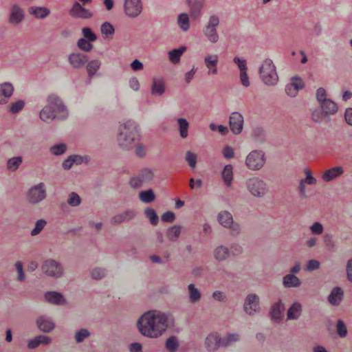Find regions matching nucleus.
Returning <instances> with one entry per match:
<instances>
[{
    "label": "nucleus",
    "instance_id": "obj_62",
    "mask_svg": "<svg viewBox=\"0 0 352 352\" xmlns=\"http://www.w3.org/2000/svg\"><path fill=\"white\" fill-rule=\"evenodd\" d=\"M70 157H72V161L73 162V164L79 165L83 162L87 164L89 160L88 157H83L79 155H70Z\"/></svg>",
    "mask_w": 352,
    "mask_h": 352
},
{
    "label": "nucleus",
    "instance_id": "obj_37",
    "mask_svg": "<svg viewBox=\"0 0 352 352\" xmlns=\"http://www.w3.org/2000/svg\"><path fill=\"white\" fill-rule=\"evenodd\" d=\"M177 122L180 137L182 138H186L188 135L189 122L183 118H178Z\"/></svg>",
    "mask_w": 352,
    "mask_h": 352
},
{
    "label": "nucleus",
    "instance_id": "obj_4",
    "mask_svg": "<svg viewBox=\"0 0 352 352\" xmlns=\"http://www.w3.org/2000/svg\"><path fill=\"white\" fill-rule=\"evenodd\" d=\"M258 71L261 78L265 85L268 86H274L277 84L278 81V76L276 67L271 59H265L262 63Z\"/></svg>",
    "mask_w": 352,
    "mask_h": 352
},
{
    "label": "nucleus",
    "instance_id": "obj_14",
    "mask_svg": "<svg viewBox=\"0 0 352 352\" xmlns=\"http://www.w3.org/2000/svg\"><path fill=\"white\" fill-rule=\"evenodd\" d=\"M190 16L197 19L202 15V10L206 5V0H186Z\"/></svg>",
    "mask_w": 352,
    "mask_h": 352
},
{
    "label": "nucleus",
    "instance_id": "obj_41",
    "mask_svg": "<svg viewBox=\"0 0 352 352\" xmlns=\"http://www.w3.org/2000/svg\"><path fill=\"white\" fill-rule=\"evenodd\" d=\"M139 199L144 203H151L155 199V195L152 189L142 190L139 193Z\"/></svg>",
    "mask_w": 352,
    "mask_h": 352
},
{
    "label": "nucleus",
    "instance_id": "obj_7",
    "mask_svg": "<svg viewBox=\"0 0 352 352\" xmlns=\"http://www.w3.org/2000/svg\"><path fill=\"white\" fill-rule=\"evenodd\" d=\"M154 173L153 170L148 168H144L135 176L131 177L129 182V186L134 188L138 189L143 185L149 183L153 179Z\"/></svg>",
    "mask_w": 352,
    "mask_h": 352
},
{
    "label": "nucleus",
    "instance_id": "obj_8",
    "mask_svg": "<svg viewBox=\"0 0 352 352\" xmlns=\"http://www.w3.org/2000/svg\"><path fill=\"white\" fill-rule=\"evenodd\" d=\"M265 153L261 150L251 151L245 159V164L252 170H258L262 168L265 163Z\"/></svg>",
    "mask_w": 352,
    "mask_h": 352
},
{
    "label": "nucleus",
    "instance_id": "obj_33",
    "mask_svg": "<svg viewBox=\"0 0 352 352\" xmlns=\"http://www.w3.org/2000/svg\"><path fill=\"white\" fill-rule=\"evenodd\" d=\"M213 255L217 261H223L230 256V252L227 247L219 245L214 250Z\"/></svg>",
    "mask_w": 352,
    "mask_h": 352
},
{
    "label": "nucleus",
    "instance_id": "obj_17",
    "mask_svg": "<svg viewBox=\"0 0 352 352\" xmlns=\"http://www.w3.org/2000/svg\"><path fill=\"white\" fill-rule=\"evenodd\" d=\"M205 346L208 352H214L221 346V337L218 333H210L206 338Z\"/></svg>",
    "mask_w": 352,
    "mask_h": 352
},
{
    "label": "nucleus",
    "instance_id": "obj_21",
    "mask_svg": "<svg viewBox=\"0 0 352 352\" xmlns=\"http://www.w3.org/2000/svg\"><path fill=\"white\" fill-rule=\"evenodd\" d=\"M344 172V168L342 166H334L326 170L322 175V179L325 182H330L341 176Z\"/></svg>",
    "mask_w": 352,
    "mask_h": 352
},
{
    "label": "nucleus",
    "instance_id": "obj_54",
    "mask_svg": "<svg viewBox=\"0 0 352 352\" xmlns=\"http://www.w3.org/2000/svg\"><path fill=\"white\" fill-rule=\"evenodd\" d=\"M101 32L103 35L108 36H112L115 32L113 26L109 22H104L100 28Z\"/></svg>",
    "mask_w": 352,
    "mask_h": 352
},
{
    "label": "nucleus",
    "instance_id": "obj_36",
    "mask_svg": "<svg viewBox=\"0 0 352 352\" xmlns=\"http://www.w3.org/2000/svg\"><path fill=\"white\" fill-rule=\"evenodd\" d=\"M219 223L225 228L230 226L233 221L232 215L228 211H221L217 216Z\"/></svg>",
    "mask_w": 352,
    "mask_h": 352
},
{
    "label": "nucleus",
    "instance_id": "obj_44",
    "mask_svg": "<svg viewBox=\"0 0 352 352\" xmlns=\"http://www.w3.org/2000/svg\"><path fill=\"white\" fill-rule=\"evenodd\" d=\"M25 107V102L23 100H19L14 102L11 103L8 106V111L11 114H16L19 113Z\"/></svg>",
    "mask_w": 352,
    "mask_h": 352
},
{
    "label": "nucleus",
    "instance_id": "obj_13",
    "mask_svg": "<svg viewBox=\"0 0 352 352\" xmlns=\"http://www.w3.org/2000/svg\"><path fill=\"white\" fill-rule=\"evenodd\" d=\"M229 124L234 134H240L243 127V117L241 113L238 111L232 112L229 118Z\"/></svg>",
    "mask_w": 352,
    "mask_h": 352
},
{
    "label": "nucleus",
    "instance_id": "obj_1",
    "mask_svg": "<svg viewBox=\"0 0 352 352\" xmlns=\"http://www.w3.org/2000/svg\"><path fill=\"white\" fill-rule=\"evenodd\" d=\"M137 326L143 336L156 338L166 330L168 326V316L164 313L148 311L140 318Z\"/></svg>",
    "mask_w": 352,
    "mask_h": 352
},
{
    "label": "nucleus",
    "instance_id": "obj_2",
    "mask_svg": "<svg viewBox=\"0 0 352 352\" xmlns=\"http://www.w3.org/2000/svg\"><path fill=\"white\" fill-rule=\"evenodd\" d=\"M39 117L43 122L50 123L54 120H65L68 111L62 100L56 95L51 94L47 98V104L41 110Z\"/></svg>",
    "mask_w": 352,
    "mask_h": 352
},
{
    "label": "nucleus",
    "instance_id": "obj_10",
    "mask_svg": "<svg viewBox=\"0 0 352 352\" xmlns=\"http://www.w3.org/2000/svg\"><path fill=\"white\" fill-rule=\"evenodd\" d=\"M47 192L45 185L41 182L31 187L27 193L28 201L32 204H36L46 198Z\"/></svg>",
    "mask_w": 352,
    "mask_h": 352
},
{
    "label": "nucleus",
    "instance_id": "obj_49",
    "mask_svg": "<svg viewBox=\"0 0 352 352\" xmlns=\"http://www.w3.org/2000/svg\"><path fill=\"white\" fill-rule=\"evenodd\" d=\"M144 214L153 226H156L158 223V216L154 209L146 208L144 210Z\"/></svg>",
    "mask_w": 352,
    "mask_h": 352
},
{
    "label": "nucleus",
    "instance_id": "obj_39",
    "mask_svg": "<svg viewBox=\"0 0 352 352\" xmlns=\"http://www.w3.org/2000/svg\"><path fill=\"white\" fill-rule=\"evenodd\" d=\"M23 162V157L21 156L10 158L7 161V168L8 170L16 171Z\"/></svg>",
    "mask_w": 352,
    "mask_h": 352
},
{
    "label": "nucleus",
    "instance_id": "obj_16",
    "mask_svg": "<svg viewBox=\"0 0 352 352\" xmlns=\"http://www.w3.org/2000/svg\"><path fill=\"white\" fill-rule=\"evenodd\" d=\"M24 17V10L18 4H14L10 10L9 23L14 25H19Z\"/></svg>",
    "mask_w": 352,
    "mask_h": 352
},
{
    "label": "nucleus",
    "instance_id": "obj_19",
    "mask_svg": "<svg viewBox=\"0 0 352 352\" xmlns=\"http://www.w3.org/2000/svg\"><path fill=\"white\" fill-rule=\"evenodd\" d=\"M72 16L80 19H90L93 16V13L82 6L80 3L76 1L69 11Z\"/></svg>",
    "mask_w": 352,
    "mask_h": 352
},
{
    "label": "nucleus",
    "instance_id": "obj_22",
    "mask_svg": "<svg viewBox=\"0 0 352 352\" xmlns=\"http://www.w3.org/2000/svg\"><path fill=\"white\" fill-rule=\"evenodd\" d=\"M69 63L74 68L82 67L88 60V56L81 53H73L68 58Z\"/></svg>",
    "mask_w": 352,
    "mask_h": 352
},
{
    "label": "nucleus",
    "instance_id": "obj_3",
    "mask_svg": "<svg viewBox=\"0 0 352 352\" xmlns=\"http://www.w3.org/2000/svg\"><path fill=\"white\" fill-rule=\"evenodd\" d=\"M140 131L137 123L128 120L119 127L117 136L118 145L123 149L129 150L136 145L140 140Z\"/></svg>",
    "mask_w": 352,
    "mask_h": 352
},
{
    "label": "nucleus",
    "instance_id": "obj_45",
    "mask_svg": "<svg viewBox=\"0 0 352 352\" xmlns=\"http://www.w3.org/2000/svg\"><path fill=\"white\" fill-rule=\"evenodd\" d=\"M186 50L185 47H181L178 49H174L169 52V58L173 63H177L182 54Z\"/></svg>",
    "mask_w": 352,
    "mask_h": 352
},
{
    "label": "nucleus",
    "instance_id": "obj_23",
    "mask_svg": "<svg viewBox=\"0 0 352 352\" xmlns=\"http://www.w3.org/2000/svg\"><path fill=\"white\" fill-rule=\"evenodd\" d=\"M135 215L136 213L133 210H126L122 213L114 215L111 219V223L113 225H118L122 222L131 220Z\"/></svg>",
    "mask_w": 352,
    "mask_h": 352
},
{
    "label": "nucleus",
    "instance_id": "obj_5",
    "mask_svg": "<svg viewBox=\"0 0 352 352\" xmlns=\"http://www.w3.org/2000/svg\"><path fill=\"white\" fill-rule=\"evenodd\" d=\"M245 186L248 192L256 198L265 197L269 191L267 183L259 177L248 179L245 181Z\"/></svg>",
    "mask_w": 352,
    "mask_h": 352
},
{
    "label": "nucleus",
    "instance_id": "obj_61",
    "mask_svg": "<svg viewBox=\"0 0 352 352\" xmlns=\"http://www.w3.org/2000/svg\"><path fill=\"white\" fill-rule=\"evenodd\" d=\"M327 116L322 112V110L316 109L311 114L312 120L314 122H320Z\"/></svg>",
    "mask_w": 352,
    "mask_h": 352
},
{
    "label": "nucleus",
    "instance_id": "obj_43",
    "mask_svg": "<svg viewBox=\"0 0 352 352\" xmlns=\"http://www.w3.org/2000/svg\"><path fill=\"white\" fill-rule=\"evenodd\" d=\"M182 227L180 226H173L167 230L166 235L170 241H175L181 234Z\"/></svg>",
    "mask_w": 352,
    "mask_h": 352
},
{
    "label": "nucleus",
    "instance_id": "obj_20",
    "mask_svg": "<svg viewBox=\"0 0 352 352\" xmlns=\"http://www.w3.org/2000/svg\"><path fill=\"white\" fill-rule=\"evenodd\" d=\"M285 310V305L281 300L274 303L271 307L270 315L273 321L279 323L283 318V313Z\"/></svg>",
    "mask_w": 352,
    "mask_h": 352
},
{
    "label": "nucleus",
    "instance_id": "obj_12",
    "mask_svg": "<svg viewBox=\"0 0 352 352\" xmlns=\"http://www.w3.org/2000/svg\"><path fill=\"white\" fill-rule=\"evenodd\" d=\"M243 309L245 313L250 316H252L259 311L258 296L255 294H248L245 299Z\"/></svg>",
    "mask_w": 352,
    "mask_h": 352
},
{
    "label": "nucleus",
    "instance_id": "obj_24",
    "mask_svg": "<svg viewBox=\"0 0 352 352\" xmlns=\"http://www.w3.org/2000/svg\"><path fill=\"white\" fill-rule=\"evenodd\" d=\"M321 110L327 116H333L337 113L338 111V106L337 103L331 99L326 100L322 103L319 104Z\"/></svg>",
    "mask_w": 352,
    "mask_h": 352
},
{
    "label": "nucleus",
    "instance_id": "obj_51",
    "mask_svg": "<svg viewBox=\"0 0 352 352\" xmlns=\"http://www.w3.org/2000/svg\"><path fill=\"white\" fill-rule=\"evenodd\" d=\"M107 274V270L104 268L96 267L91 272V277L95 280H100Z\"/></svg>",
    "mask_w": 352,
    "mask_h": 352
},
{
    "label": "nucleus",
    "instance_id": "obj_40",
    "mask_svg": "<svg viewBox=\"0 0 352 352\" xmlns=\"http://www.w3.org/2000/svg\"><path fill=\"white\" fill-rule=\"evenodd\" d=\"M101 65V62L98 59L92 60L87 63V71L90 78L97 72Z\"/></svg>",
    "mask_w": 352,
    "mask_h": 352
},
{
    "label": "nucleus",
    "instance_id": "obj_32",
    "mask_svg": "<svg viewBox=\"0 0 352 352\" xmlns=\"http://www.w3.org/2000/svg\"><path fill=\"white\" fill-rule=\"evenodd\" d=\"M241 339V336L237 333H230L221 337V346L228 347L232 346L234 343L239 342Z\"/></svg>",
    "mask_w": 352,
    "mask_h": 352
},
{
    "label": "nucleus",
    "instance_id": "obj_26",
    "mask_svg": "<svg viewBox=\"0 0 352 352\" xmlns=\"http://www.w3.org/2000/svg\"><path fill=\"white\" fill-rule=\"evenodd\" d=\"M204 63L206 67L208 69V74H217V63L218 56L208 55L204 58Z\"/></svg>",
    "mask_w": 352,
    "mask_h": 352
},
{
    "label": "nucleus",
    "instance_id": "obj_28",
    "mask_svg": "<svg viewBox=\"0 0 352 352\" xmlns=\"http://www.w3.org/2000/svg\"><path fill=\"white\" fill-rule=\"evenodd\" d=\"M51 341L52 339L49 336L39 335L29 341L28 347L30 349H34L37 348L41 344L47 345L51 342Z\"/></svg>",
    "mask_w": 352,
    "mask_h": 352
},
{
    "label": "nucleus",
    "instance_id": "obj_34",
    "mask_svg": "<svg viewBox=\"0 0 352 352\" xmlns=\"http://www.w3.org/2000/svg\"><path fill=\"white\" fill-rule=\"evenodd\" d=\"M283 284L285 288L298 287L301 285V281L294 274H289L283 277Z\"/></svg>",
    "mask_w": 352,
    "mask_h": 352
},
{
    "label": "nucleus",
    "instance_id": "obj_53",
    "mask_svg": "<svg viewBox=\"0 0 352 352\" xmlns=\"http://www.w3.org/2000/svg\"><path fill=\"white\" fill-rule=\"evenodd\" d=\"M89 336L90 332L87 329L82 328L75 333L74 338L76 342L80 343Z\"/></svg>",
    "mask_w": 352,
    "mask_h": 352
},
{
    "label": "nucleus",
    "instance_id": "obj_63",
    "mask_svg": "<svg viewBox=\"0 0 352 352\" xmlns=\"http://www.w3.org/2000/svg\"><path fill=\"white\" fill-rule=\"evenodd\" d=\"M212 296L214 300L218 302H225L228 300L226 294L224 292L219 290L214 292Z\"/></svg>",
    "mask_w": 352,
    "mask_h": 352
},
{
    "label": "nucleus",
    "instance_id": "obj_46",
    "mask_svg": "<svg viewBox=\"0 0 352 352\" xmlns=\"http://www.w3.org/2000/svg\"><path fill=\"white\" fill-rule=\"evenodd\" d=\"M166 349L168 352H175L179 346V342L176 336L169 337L165 343Z\"/></svg>",
    "mask_w": 352,
    "mask_h": 352
},
{
    "label": "nucleus",
    "instance_id": "obj_48",
    "mask_svg": "<svg viewBox=\"0 0 352 352\" xmlns=\"http://www.w3.org/2000/svg\"><path fill=\"white\" fill-rule=\"evenodd\" d=\"M67 146L64 143L53 145L50 147V151L53 155L58 156L65 153Z\"/></svg>",
    "mask_w": 352,
    "mask_h": 352
},
{
    "label": "nucleus",
    "instance_id": "obj_35",
    "mask_svg": "<svg viewBox=\"0 0 352 352\" xmlns=\"http://www.w3.org/2000/svg\"><path fill=\"white\" fill-rule=\"evenodd\" d=\"M223 182L227 186H230L233 180V166L231 164L226 165L221 173Z\"/></svg>",
    "mask_w": 352,
    "mask_h": 352
},
{
    "label": "nucleus",
    "instance_id": "obj_55",
    "mask_svg": "<svg viewBox=\"0 0 352 352\" xmlns=\"http://www.w3.org/2000/svg\"><path fill=\"white\" fill-rule=\"evenodd\" d=\"M185 160L188 162L190 167L195 168L197 164V156L192 151H188L186 153Z\"/></svg>",
    "mask_w": 352,
    "mask_h": 352
},
{
    "label": "nucleus",
    "instance_id": "obj_38",
    "mask_svg": "<svg viewBox=\"0 0 352 352\" xmlns=\"http://www.w3.org/2000/svg\"><path fill=\"white\" fill-rule=\"evenodd\" d=\"M189 300L192 303L197 302L201 297L200 291L192 283L188 285Z\"/></svg>",
    "mask_w": 352,
    "mask_h": 352
},
{
    "label": "nucleus",
    "instance_id": "obj_18",
    "mask_svg": "<svg viewBox=\"0 0 352 352\" xmlns=\"http://www.w3.org/2000/svg\"><path fill=\"white\" fill-rule=\"evenodd\" d=\"M14 92V86L11 82H5L0 84V104H6Z\"/></svg>",
    "mask_w": 352,
    "mask_h": 352
},
{
    "label": "nucleus",
    "instance_id": "obj_11",
    "mask_svg": "<svg viewBox=\"0 0 352 352\" xmlns=\"http://www.w3.org/2000/svg\"><path fill=\"white\" fill-rule=\"evenodd\" d=\"M124 10L125 14L131 17H137L142 12V3L141 0H124Z\"/></svg>",
    "mask_w": 352,
    "mask_h": 352
},
{
    "label": "nucleus",
    "instance_id": "obj_58",
    "mask_svg": "<svg viewBox=\"0 0 352 352\" xmlns=\"http://www.w3.org/2000/svg\"><path fill=\"white\" fill-rule=\"evenodd\" d=\"M46 225V221L44 219H39L36 222L34 228L31 231L32 236L38 234Z\"/></svg>",
    "mask_w": 352,
    "mask_h": 352
},
{
    "label": "nucleus",
    "instance_id": "obj_30",
    "mask_svg": "<svg viewBox=\"0 0 352 352\" xmlns=\"http://www.w3.org/2000/svg\"><path fill=\"white\" fill-rule=\"evenodd\" d=\"M151 91L153 96H162L165 91V84L164 80L162 78H153Z\"/></svg>",
    "mask_w": 352,
    "mask_h": 352
},
{
    "label": "nucleus",
    "instance_id": "obj_59",
    "mask_svg": "<svg viewBox=\"0 0 352 352\" xmlns=\"http://www.w3.org/2000/svg\"><path fill=\"white\" fill-rule=\"evenodd\" d=\"M316 98L318 104H320L324 100L329 99L327 98V91L323 87H320L316 90Z\"/></svg>",
    "mask_w": 352,
    "mask_h": 352
},
{
    "label": "nucleus",
    "instance_id": "obj_15",
    "mask_svg": "<svg viewBox=\"0 0 352 352\" xmlns=\"http://www.w3.org/2000/svg\"><path fill=\"white\" fill-rule=\"evenodd\" d=\"M36 323L38 329L45 333L51 332L55 327L54 321L51 317L46 315L38 316Z\"/></svg>",
    "mask_w": 352,
    "mask_h": 352
},
{
    "label": "nucleus",
    "instance_id": "obj_6",
    "mask_svg": "<svg viewBox=\"0 0 352 352\" xmlns=\"http://www.w3.org/2000/svg\"><path fill=\"white\" fill-rule=\"evenodd\" d=\"M219 17L216 14H212L203 29L204 35L211 43H216L219 41V36L217 28L219 26Z\"/></svg>",
    "mask_w": 352,
    "mask_h": 352
},
{
    "label": "nucleus",
    "instance_id": "obj_60",
    "mask_svg": "<svg viewBox=\"0 0 352 352\" xmlns=\"http://www.w3.org/2000/svg\"><path fill=\"white\" fill-rule=\"evenodd\" d=\"M233 62L237 65L240 70V72L247 71V61L245 59L240 58L238 56H235L233 59Z\"/></svg>",
    "mask_w": 352,
    "mask_h": 352
},
{
    "label": "nucleus",
    "instance_id": "obj_47",
    "mask_svg": "<svg viewBox=\"0 0 352 352\" xmlns=\"http://www.w3.org/2000/svg\"><path fill=\"white\" fill-rule=\"evenodd\" d=\"M252 136L255 141L263 143L265 140V133L262 127L257 126L253 129Z\"/></svg>",
    "mask_w": 352,
    "mask_h": 352
},
{
    "label": "nucleus",
    "instance_id": "obj_31",
    "mask_svg": "<svg viewBox=\"0 0 352 352\" xmlns=\"http://www.w3.org/2000/svg\"><path fill=\"white\" fill-rule=\"evenodd\" d=\"M29 12L38 19H45L50 14V10L47 7L32 6L29 8Z\"/></svg>",
    "mask_w": 352,
    "mask_h": 352
},
{
    "label": "nucleus",
    "instance_id": "obj_9",
    "mask_svg": "<svg viewBox=\"0 0 352 352\" xmlns=\"http://www.w3.org/2000/svg\"><path fill=\"white\" fill-rule=\"evenodd\" d=\"M42 271L48 276L59 278L63 274V267L58 261L49 258L45 260L41 267Z\"/></svg>",
    "mask_w": 352,
    "mask_h": 352
},
{
    "label": "nucleus",
    "instance_id": "obj_25",
    "mask_svg": "<svg viewBox=\"0 0 352 352\" xmlns=\"http://www.w3.org/2000/svg\"><path fill=\"white\" fill-rule=\"evenodd\" d=\"M344 296L342 289L339 287H334L328 296V301L333 306H338Z\"/></svg>",
    "mask_w": 352,
    "mask_h": 352
},
{
    "label": "nucleus",
    "instance_id": "obj_64",
    "mask_svg": "<svg viewBox=\"0 0 352 352\" xmlns=\"http://www.w3.org/2000/svg\"><path fill=\"white\" fill-rule=\"evenodd\" d=\"M310 230L312 234H320L323 232V226L319 222H315L311 227Z\"/></svg>",
    "mask_w": 352,
    "mask_h": 352
},
{
    "label": "nucleus",
    "instance_id": "obj_50",
    "mask_svg": "<svg viewBox=\"0 0 352 352\" xmlns=\"http://www.w3.org/2000/svg\"><path fill=\"white\" fill-rule=\"evenodd\" d=\"M91 41L81 38L78 39L77 42V46L79 49L84 52H90L93 48V45L91 43Z\"/></svg>",
    "mask_w": 352,
    "mask_h": 352
},
{
    "label": "nucleus",
    "instance_id": "obj_56",
    "mask_svg": "<svg viewBox=\"0 0 352 352\" xmlns=\"http://www.w3.org/2000/svg\"><path fill=\"white\" fill-rule=\"evenodd\" d=\"M337 333L341 338H344L347 335V329L346 324L342 320H338L336 324Z\"/></svg>",
    "mask_w": 352,
    "mask_h": 352
},
{
    "label": "nucleus",
    "instance_id": "obj_52",
    "mask_svg": "<svg viewBox=\"0 0 352 352\" xmlns=\"http://www.w3.org/2000/svg\"><path fill=\"white\" fill-rule=\"evenodd\" d=\"M67 203L71 206H78L81 203V198L76 192H72L69 194Z\"/></svg>",
    "mask_w": 352,
    "mask_h": 352
},
{
    "label": "nucleus",
    "instance_id": "obj_42",
    "mask_svg": "<svg viewBox=\"0 0 352 352\" xmlns=\"http://www.w3.org/2000/svg\"><path fill=\"white\" fill-rule=\"evenodd\" d=\"M177 24L183 31H188L190 28L188 15L186 13H182L179 14L177 18Z\"/></svg>",
    "mask_w": 352,
    "mask_h": 352
},
{
    "label": "nucleus",
    "instance_id": "obj_29",
    "mask_svg": "<svg viewBox=\"0 0 352 352\" xmlns=\"http://www.w3.org/2000/svg\"><path fill=\"white\" fill-rule=\"evenodd\" d=\"M302 311V305L298 302H294L287 310V320H297Z\"/></svg>",
    "mask_w": 352,
    "mask_h": 352
},
{
    "label": "nucleus",
    "instance_id": "obj_57",
    "mask_svg": "<svg viewBox=\"0 0 352 352\" xmlns=\"http://www.w3.org/2000/svg\"><path fill=\"white\" fill-rule=\"evenodd\" d=\"M83 38L88 40L89 41H95L97 39L96 35L93 32L91 29L88 27L83 28L82 30Z\"/></svg>",
    "mask_w": 352,
    "mask_h": 352
},
{
    "label": "nucleus",
    "instance_id": "obj_27",
    "mask_svg": "<svg viewBox=\"0 0 352 352\" xmlns=\"http://www.w3.org/2000/svg\"><path fill=\"white\" fill-rule=\"evenodd\" d=\"M45 299L46 301L55 305H64L65 299L64 296L57 292H47L45 294Z\"/></svg>",
    "mask_w": 352,
    "mask_h": 352
}]
</instances>
